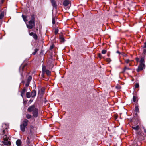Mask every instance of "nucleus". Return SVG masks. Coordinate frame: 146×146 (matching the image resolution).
<instances>
[{
  "label": "nucleus",
  "mask_w": 146,
  "mask_h": 146,
  "mask_svg": "<svg viewBox=\"0 0 146 146\" xmlns=\"http://www.w3.org/2000/svg\"><path fill=\"white\" fill-rule=\"evenodd\" d=\"M2 127L3 128H5V129L3 130L1 133V137L3 138V141L2 142L5 145H10L11 143L10 141V137L8 134L7 130L8 125L5 123H3Z\"/></svg>",
  "instance_id": "f257e3e1"
},
{
  "label": "nucleus",
  "mask_w": 146,
  "mask_h": 146,
  "mask_svg": "<svg viewBox=\"0 0 146 146\" xmlns=\"http://www.w3.org/2000/svg\"><path fill=\"white\" fill-rule=\"evenodd\" d=\"M35 18L34 15L31 16V19L29 22L28 24H27V27L29 29H31L35 26Z\"/></svg>",
  "instance_id": "f03ea898"
},
{
  "label": "nucleus",
  "mask_w": 146,
  "mask_h": 146,
  "mask_svg": "<svg viewBox=\"0 0 146 146\" xmlns=\"http://www.w3.org/2000/svg\"><path fill=\"white\" fill-rule=\"evenodd\" d=\"M145 65L144 64H140L138 66V68L137 69L136 71L138 72L141 71L145 68Z\"/></svg>",
  "instance_id": "7ed1b4c3"
},
{
  "label": "nucleus",
  "mask_w": 146,
  "mask_h": 146,
  "mask_svg": "<svg viewBox=\"0 0 146 146\" xmlns=\"http://www.w3.org/2000/svg\"><path fill=\"white\" fill-rule=\"evenodd\" d=\"M69 4V1L68 0H65L63 2V5L65 7V8L67 9H69L70 7L68 6Z\"/></svg>",
  "instance_id": "20e7f679"
},
{
  "label": "nucleus",
  "mask_w": 146,
  "mask_h": 146,
  "mask_svg": "<svg viewBox=\"0 0 146 146\" xmlns=\"http://www.w3.org/2000/svg\"><path fill=\"white\" fill-rule=\"evenodd\" d=\"M38 110L37 108H35L33 111V114L35 117H37L38 115Z\"/></svg>",
  "instance_id": "39448f33"
},
{
  "label": "nucleus",
  "mask_w": 146,
  "mask_h": 146,
  "mask_svg": "<svg viewBox=\"0 0 146 146\" xmlns=\"http://www.w3.org/2000/svg\"><path fill=\"white\" fill-rule=\"evenodd\" d=\"M26 65L22 66H21L19 68V72L22 78H23V72L25 71V67Z\"/></svg>",
  "instance_id": "423d86ee"
},
{
  "label": "nucleus",
  "mask_w": 146,
  "mask_h": 146,
  "mask_svg": "<svg viewBox=\"0 0 146 146\" xmlns=\"http://www.w3.org/2000/svg\"><path fill=\"white\" fill-rule=\"evenodd\" d=\"M35 106L34 105H32L30 106L29 107L28 109V111L29 112H31V111H33V110L35 109Z\"/></svg>",
  "instance_id": "0eeeda50"
},
{
  "label": "nucleus",
  "mask_w": 146,
  "mask_h": 146,
  "mask_svg": "<svg viewBox=\"0 0 146 146\" xmlns=\"http://www.w3.org/2000/svg\"><path fill=\"white\" fill-rule=\"evenodd\" d=\"M26 91V88H24L21 92V96L23 98V96Z\"/></svg>",
  "instance_id": "6e6552de"
},
{
  "label": "nucleus",
  "mask_w": 146,
  "mask_h": 146,
  "mask_svg": "<svg viewBox=\"0 0 146 146\" xmlns=\"http://www.w3.org/2000/svg\"><path fill=\"white\" fill-rule=\"evenodd\" d=\"M52 6L55 8L57 7V5L56 2L54 0H50Z\"/></svg>",
  "instance_id": "1a4fd4ad"
},
{
  "label": "nucleus",
  "mask_w": 146,
  "mask_h": 146,
  "mask_svg": "<svg viewBox=\"0 0 146 146\" xmlns=\"http://www.w3.org/2000/svg\"><path fill=\"white\" fill-rule=\"evenodd\" d=\"M28 121L27 119H25L23 121L22 124L24 125V126L26 127L27 125Z\"/></svg>",
  "instance_id": "9d476101"
},
{
  "label": "nucleus",
  "mask_w": 146,
  "mask_h": 146,
  "mask_svg": "<svg viewBox=\"0 0 146 146\" xmlns=\"http://www.w3.org/2000/svg\"><path fill=\"white\" fill-rule=\"evenodd\" d=\"M22 142L20 140L18 139L16 142V145L18 146H20L21 145Z\"/></svg>",
  "instance_id": "9b49d317"
},
{
  "label": "nucleus",
  "mask_w": 146,
  "mask_h": 146,
  "mask_svg": "<svg viewBox=\"0 0 146 146\" xmlns=\"http://www.w3.org/2000/svg\"><path fill=\"white\" fill-rule=\"evenodd\" d=\"M36 95V92L35 90H34L32 92L31 94V96L33 98L35 97Z\"/></svg>",
  "instance_id": "f8f14e48"
},
{
  "label": "nucleus",
  "mask_w": 146,
  "mask_h": 146,
  "mask_svg": "<svg viewBox=\"0 0 146 146\" xmlns=\"http://www.w3.org/2000/svg\"><path fill=\"white\" fill-rule=\"evenodd\" d=\"M26 127V126H24V125H23L22 124L20 125V128L21 130L23 132H24L25 131V129Z\"/></svg>",
  "instance_id": "ddd939ff"
},
{
  "label": "nucleus",
  "mask_w": 146,
  "mask_h": 146,
  "mask_svg": "<svg viewBox=\"0 0 146 146\" xmlns=\"http://www.w3.org/2000/svg\"><path fill=\"white\" fill-rule=\"evenodd\" d=\"M132 128L133 129L136 131L138 130L139 128V127L138 125L133 126Z\"/></svg>",
  "instance_id": "4468645a"
},
{
  "label": "nucleus",
  "mask_w": 146,
  "mask_h": 146,
  "mask_svg": "<svg viewBox=\"0 0 146 146\" xmlns=\"http://www.w3.org/2000/svg\"><path fill=\"white\" fill-rule=\"evenodd\" d=\"M22 17L24 21L26 22L27 21V17L26 16L24 15H22Z\"/></svg>",
  "instance_id": "2eb2a0df"
},
{
  "label": "nucleus",
  "mask_w": 146,
  "mask_h": 146,
  "mask_svg": "<svg viewBox=\"0 0 146 146\" xmlns=\"http://www.w3.org/2000/svg\"><path fill=\"white\" fill-rule=\"evenodd\" d=\"M26 97L27 98H29L31 97V94L30 92H28L26 94Z\"/></svg>",
  "instance_id": "dca6fc26"
},
{
  "label": "nucleus",
  "mask_w": 146,
  "mask_h": 146,
  "mask_svg": "<svg viewBox=\"0 0 146 146\" xmlns=\"http://www.w3.org/2000/svg\"><path fill=\"white\" fill-rule=\"evenodd\" d=\"M45 72L46 73L48 76H50V75L51 72L48 70H46Z\"/></svg>",
  "instance_id": "f3484780"
},
{
  "label": "nucleus",
  "mask_w": 146,
  "mask_h": 146,
  "mask_svg": "<svg viewBox=\"0 0 146 146\" xmlns=\"http://www.w3.org/2000/svg\"><path fill=\"white\" fill-rule=\"evenodd\" d=\"M144 62V58H142L140 60V64H144L143 62Z\"/></svg>",
  "instance_id": "a211bd4d"
},
{
  "label": "nucleus",
  "mask_w": 146,
  "mask_h": 146,
  "mask_svg": "<svg viewBox=\"0 0 146 146\" xmlns=\"http://www.w3.org/2000/svg\"><path fill=\"white\" fill-rule=\"evenodd\" d=\"M126 70H129L130 69L128 67H127L126 66H125L123 69V71L122 72L123 73Z\"/></svg>",
  "instance_id": "6ab92c4d"
},
{
  "label": "nucleus",
  "mask_w": 146,
  "mask_h": 146,
  "mask_svg": "<svg viewBox=\"0 0 146 146\" xmlns=\"http://www.w3.org/2000/svg\"><path fill=\"white\" fill-rule=\"evenodd\" d=\"M32 78L31 76H29L28 77V78L27 81L30 82V81H31V80Z\"/></svg>",
  "instance_id": "aec40b11"
},
{
  "label": "nucleus",
  "mask_w": 146,
  "mask_h": 146,
  "mask_svg": "<svg viewBox=\"0 0 146 146\" xmlns=\"http://www.w3.org/2000/svg\"><path fill=\"white\" fill-rule=\"evenodd\" d=\"M47 70L46 69V67L45 66L43 65L42 68V72H45L46 70Z\"/></svg>",
  "instance_id": "412c9836"
},
{
  "label": "nucleus",
  "mask_w": 146,
  "mask_h": 146,
  "mask_svg": "<svg viewBox=\"0 0 146 146\" xmlns=\"http://www.w3.org/2000/svg\"><path fill=\"white\" fill-rule=\"evenodd\" d=\"M26 117L27 119H29L31 118V117L32 116L31 115L27 114L26 115Z\"/></svg>",
  "instance_id": "4be33fe9"
},
{
  "label": "nucleus",
  "mask_w": 146,
  "mask_h": 146,
  "mask_svg": "<svg viewBox=\"0 0 146 146\" xmlns=\"http://www.w3.org/2000/svg\"><path fill=\"white\" fill-rule=\"evenodd\" d=\"M60 41L61 42H63L64 41V38L62 36H60Z\"/></svg>",
  "instance_id": "5701e85b"
},
{
  "label": "nucleus",
  "mask_w": 146,
  "mask_h": 146,
  "mask_svg": "<svg viewBox=\"0 0 146 146\" xmlns=\"http://www.w3.org/2000/svg\"><path fill=\"white\" fill-rule=\"evenodd\" d=\"M135 110L136 112H139V110L138 108V107L137 106H136L135 107Z\"/></svg>",
  "instance_id": "b1692460"
},
{
  "label": "nucleus",
  "mask_w": 146,
  "mask_h": 146,
  "mask_svg": "<svg viewBox=\"0 0 146 146\" xmlns=\"http://www.w3.org/2000/svg\"><path fill=\"white\" fill-rule=\"evenodd\" d=\"M4 16V13H1L0 14V19H2Z\"/></svg>",
  "instance_id": "393cba45"
},
{
  "label": "nucleus",
  "mask_w": 146,
  "mask_h": 146,
  "mask_svg": "<svg viewBox=\"0 0 146 146\" xmlns=\"http://www.w3.org/2000/svg\"><path fill=\"white\" fill-rule=\"evenodd\" d=\"M33 37L34 38L35 40H36L37 38V36L36 34H35L33 35Z\"/></svg>",
  "instance_id": "a878e982"
},
{
  "label": "nucleus",
  "mask_w": 146,
  "mask_h": 146,
  "mask_svg": "<svg viewBox=\"0 0 146 146\" xmlns=\"http://www.w3.org/2000/svg\"><path fill=\"white\" fill-rule=\"evenodd\" d=\"M38 50L37 49H36L35 50V52L32 53V54L35 55L37 53V52Z\"/></svg>",
  "instance_id": "bb28decb"
},
{
  "label": "nucleus",
  "mask_w": 146,
  "mask_h": 146,
  "mask_svg": "<svg viewBox=\"0 0 146 146\" xmlns=\"http://www.w3.org/2000/svg\"><path fill=\"white\" fill-rule=\"evenodd\" d=\"M26 142L27 145H29L30 144V140L29 138L28 137L27 138Z\"/></svg>",
  "instance_id": "cd10ccee"
},
{
  "label": "nucleus",
  "mask_w": 146,
  "mask_h": 146,
  "mask_svg": "<svg viewBox=\"0 0 146 146\" xmlns=\"http://www.w3.org/2000/svg\"><path fill=\"white\" fill-rule=\"evenodd\" d=\"M106 52V50H103L102 51V53L103 54H105Z\"/></svg>",
  "instance_id": "c85d7f7f"
},
{
  "label": "nucleus",
  "mask_w": 146,
  "mask_h": 146,
  "mask_svg": "<svg viewBox=\"0 0 146 146\" xmlns=\"http://www.w3.org/2000/svg\"><path fill=\"white\" fill-rule=\"evenodd\" d=\"M125 61L126 63L128 64L129 63V62L130 61V60L129 59H126L125 60Z\"/></svg>",
  "instance_id": "c756f323"
},
{
  "label": "nucleus",
  "mask_w": 146,
  "mask_h": 146,
  "mask_svg": "<svg viewBox=\"0 0 146 146\" xmlns=\"http://www.w3.org/2000/svg\"><path fill=\"white\" fill-rule=\"evenodd\" d=\"M58 29H55V35H56L58 32Z\"/></svg>",
  "instance_id": "7c9ffc66"
},
{
  "label": "nucleus",
  "mask_w": 146,
  "mask_h": 146,
  "mask_svg": "<svg viewBox=\"0 0 146 146\" xmlns=\"http://www.w3.org/2000/svg\"><path fill=\"white\" fill-rule=\"evenodd\" d=\"M136 97L135 96H133V100L134 102L136 101Z\"/></svg>",
  "instance_id": "2f4dec72"
},
{
  "label": "nucleus",
  "mask_w": 146,
  "mask_h": 146,
  "mask_svg": "<svg viewBox=\"0 0 146 146\" xmlns=\"http://www.w3.org/2000/svg\"><path fill=\"white\" fill-rule=\"evenodd\" d=\"M106 60L107 62L109 63L111 61V60L110 58H107L106 59Z\"/></svg>",
  "instance_id": "473e14b6"
},
{
  "label": "nucleus",
  "mask_w": 146,
  "mask_h": 146,
  "mask_svg": "<svg viewBox=\"0 0 146 146\" xmlns=\"http://www.w3.org/2000/svg\"><path fill=\"white\" fill-rule=\"evenodd\" d=\"M52 23L53 24H54L55 23V18H53L52 19Z\"/></svg>",
  "instance_id": "72a5a7b5"
},
{
  "label": "nucleus",
  "mask_w": 146,
  "mask_h": 146,
  "mask_svg": "<svg viewBox=\"0 0 146 146\" xmlns=\"http://www.w3.org/2000/svg\"><path fill=\"white\" fill-rule=\"evenodd\" d=\"M139 86V84L138 83H137L135 84V87L136 88H138Z\"/></svg>",
  "instance_id": "f704fd0d"
},
{
  "label": "nucleus",
  "mask_w": 146,
  "mask_h": 146,
  "mask_svg": "<svg viewBox=\"0 0 146 146\" xmlns=\"http://www.w3.org/2000/svg\"><path fill=\"white\" fill-rule=\"evenodd\" d=\"M35 33H34L33 32H31L30 33H29V35L31 36H33L34 34Z\"/></svg>",
  "instance_id": "c9c22d12"
},
{
  "label": "nucleus",
  "mask_w": 146,
  "mask_h": 146,
  "mask_svg": "<svg viewBox=\"0 0 146 146\" xmlns=\"http://www.w3.org/2000/svg\"><path fill=\"white\" fill-rule=\"evenodd\" d=\"M29 82H28L27 81V83L26 84V86H29Z\"/></svg>",
  "instance_id": "e433bc0d"
},
{
  "label": "nucleus",
  "mask_w": 146,
  "mask_h": 146,
  "mask_svg": "<svg viewBox=\"0 0 146 146\" xmlns=\"http://www.w3.org/2000/svg\"><path fill=\"white\" fill-rule=\"evenodd\" d=\"M4 1V0H0V4H2Z\"/></svg>",
  "instance_id": "4c0bfd02"
},
{
  "label": "nucleus",
  "mask_w": 146,
  "mask_h": 146,
  "mask_svg": "<svg viewBox=\"0 0 146 146\" xmlns=\"http://www.w3.org/2000/svg\"><path fill=\"white\" fill-rule=\"evenodd\" d=\"M45 73V72H42V76L43 77L44 76V74Z\"/></svg>",
  "instance_id": "58836bf2"
},
{
  "label": "nucleus",
  "mask_w": 146,
  "mask_h": 146,
  "mask_svg": "<svg viewBox=\"0 0 146 146\" xmlns=\"http://www.w3.org/2000/svg\"><path fill=\"white\" fill-rule=\"evenodd\" d=\"M98 57L100 58H101V57H102V55L100 54H98Z\"/></svg>",
  "instance_id": "ea45409f"
},
{
  "label": "nucleus",
  "mask_w": 146,
  "mask_h": 146,
  "mask_svg": "<svg viewBox=\"0 0 146 146\" xmlns=\"http://www.w3.org/2000/svg\"><path fill=\"white\" fill-rule=\"evenodd\" d=\"M144 48H146V41L145 42L144 45Z\"/></svg>",
  "instance_id": "a19ab883"
},
{
  "label": "nucleus",
  "mask_w": 146,
  "mask_h": 146,
  "mask_svg": "<svg viewBox=\"0 0 146 146\" xmlns=\"http://www.w3.org/2000/svg\"><path fill=\"white\" fill-rule=\"evenodd\" d=\"M143 53L144 54H146V49H144L143 50Z\"/></svg>",
  "instance_id": "79ce46f5"
},
{
  "label": "nucleus",
  "mask_w": 146,
  "mask_h": 146,
  "mask_svg": "<svg viewBox=\"0 0 146 146\" xmlns=\"http://www.w3.org/2000/svg\"><path fill=\"white\" fill-rule=\"evenodd\" d=\"M41 90V92L42 93L43 92H44V89H43L42 88Z\"/></svg>",
  "instance_id": "37998d69"
},
{
  "label": "nucleus",
  "mask_w": 146,
  "mask_h": 146,
  "mask_svg": "<svg viewBox=\"0 0 146 146\" xmlns=\"http://www.w3.org/2000/svg\"><path fill=\"white\" fill-rule=\"evenodd\" d=\"M117 53H119H119H120V52H119V51H117Z\"/></svg>",
  "instance_id": "c03bdc74"
},
{
  "label": "nucleus",
  "mask_w": 146,
  "mask_h": 146,
  "mask_svg": "<svg viewBox=\"0 0 146 146\" xmlns=\"http://www.w3.org/2000/svg\"><path fill=\"white\" fill-rule=\"evenodd\" d=\"M129 66H131V64H130V63H129Z\"/></svg>",
  "instance_id": "a18cd8bd"
},
{
  "label": "nucleus",
  "mask_w": 146,
  "mask_h": 146,
  "mask_svg": "<svg viewBox=\"0 0 146 146\" xmlns=\"http://www.w3.org/2000/svg\"><path fill=\"white\" fill-rule=\"evenodd\" d=\"M145 133H146V131H145Z\"/></svg>",
  "instance_id": "49530a36"
}]
</instances>
